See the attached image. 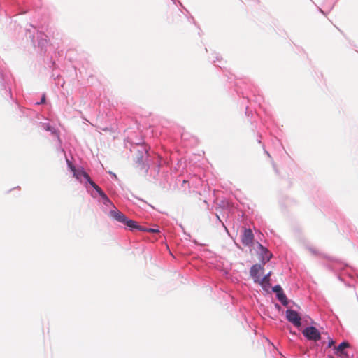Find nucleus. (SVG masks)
<instances>
[{
  "mask_svg": "<svg viewBox=\"0 0 358 358\" xmlns=\"http://www.w3.org/2000/svg\"><path fill=\"white\" fill-rule=\"evenodd\" d=\"M110 216L116 221L127 225L131 229L138 227V223L132 220L128 219L122 212L118 210H111Z\"/></svg>",
  "mask_w": 358,
  "mask_h": 358,
  "instance_id": "nucleus-1",
  "label": "nucleus"
},
{
  "mask_svg": "<svg viewBox=\"0 0 358 358\" xmlns=\"http://www.w3.org/2000/svg\"><path fill=\"white\" fill-rule=\"evenodd\" d=\"M271 275V272H269L267 275L264 276L262 278L260 277L259 278V280L256 282L257 283H259L261 285L264 289L270 287V277Z\"/></svg>",
  "mask_w": 358,
  "mask_h": 358,
  "instance_id": "nucleus-8",
  "label": "nucleus"
},
{
  "mask_svg": "<svg viewBox=\"0 0 358 358\" xmlns=\"http://www.w3.org/2000/svg\"><path fill=\"white\" fill-rule=\"evenodd\" d=\"M286 318L296 327H299L301 325V318L295 310H287L286 311Z\"/></svg>",
  "mask_w": 358,
  "mask_h": 358,
  "instance_id": "nucleus-3",
  "label": "nucleus"
},
{
  "mask_svg": "<svg viewBox=\"0 0 358 358\" xmlns=\"http://www.w3.org/2000/svg\"><path fill=\"white\" fill-rule=\"evenodd\" d=\"M273 291L274 292H275L276 294L283 292L282 287L280 285H276V286L273 287Z\"/></svg>",
  "mask_w": 358,
  "mask_h": 358,
  "instance_id": "nucleus-14",
  "label": "nucleus"
},
{
  "mask_svg": "<svg viewBox=\"0 0 358 358\" xmlns=\"http://www.w3.org/2000/svg\"><path fill=\"white\" fill-rule=\"evenodd\" d=\"M100 196L103 199H106V196L107 195L103 192L101 194H100Z\"/></svg>",
  "mask_w": 358,
  "mask_h": 358,
  "instance_id": "nucleus-16",
  "label": "nucleus"
},
{
  "mask_svg": "<svg viewBox=\"0 0 358 358\" xmlns=\"http://www.w3.org/2000/svg\"><path fill=\"white\" fill-rule=\"evenodd\" d=\"M91 186L97 192L99 195L103 192V190L95 182H92Z\"/></svg>",
  "mask_w": 358,
  "mask_h": 358,
  "instance_id": "nucleus-13",
  "label": "nucleus"
},
{
  "mask_svg": "<svg viewBox=\"0 0 358 358\" xmlns=\"http://www.w3.org/2000/svg\"><path fill=\"white\" fill-rule=\"evenodd\" d=\"M67 163H68V166L70 168V169L71 170V171L73 172V176L75 178H76L77 179H80V177L83 176V174L82 173H85V171H83V170H76L75 166L72 164V163L71 162H69V160H67Z\"/></svg>",
  "mask_w": 358,
  "mask_h": 358,
  "instance_id": "nucleus-9",
  "label": "nucleus"
},
{
  "mask_svg": "<svg viewBox=\"0 0 358 358\" xmlns=\"http://www.w3.org/2000/svg\"><path fill=\"white\" fill-rule=\"evenodd\" d=\"M83 174V177L86 180V181L90 184V185H92V182H94L92 179L90 178V176L88 173H87L86 172L85 173H82Z\"/></svg>",
  "mask_w": 358,
  "mask_h": 358,
  "instance_id": "nucleus-12",
  "label": "nucleus"
},
{
  "mask_svg": "<svg viewBox=\"0 0 358 358\" xmlns=\"http://www.w3.org/2000/svg\"><path fill=\"white\" fill-rule=\"evenodd\" d=\"M349 346L348 342L341 343L338 346L334 348L335 354L341 358H350L349 355L345 350Z\"/></svg>",
  "mask_w": 358,
  "mask_h": 358,
  "instance_id": "nucleus-5",
  "label": "nucleus"
},
{
  "mask_svg": "<svg viewBox=\"0 0 358 358\" xmlns=\"http://www.w3.org/2000/svg\"><path fill=\"white\" fill-rule=\"evenodd\" d=\"M303 334L310 341H317L321 338L320 331L315 327H306L303 330Z\"/></svg>",
  "mask_w": 358,
  "mask_h": 358,
  "instance_id": "nucleus-2",
  "label": "nucleus"
},
{
  "mask_svg": "<svg viewBox=\"0 0 358 358\" xmlns=\"http://www.w3.org/2000/svg\"><path fill=\"white\" fill-rule=\"evenodd\" d=\"M264 265L255 264L250 268V274L255 282L259 280V273L264 271Z\"/></svg>",
  "mask_w": 358,
  "mask_h": 358,
  "instance_id": "nucleus-6",
  "label": "nucleus"
},
{
  "mask_svg": "<svg viewBox=\"0 0 358 358\" xmlns=\"http://www.w3.org/2000/svg\"><path fill=\"white\" fill-rule=\"evenodd\" d=\"M277 297L278 299V300L284 305V306H287L288 304V301H287V299L286 297V296L285 295V294L283 293V292H280V293H278L277 294Z\"/></svg>",
  "mask_w": 358,
  "mask_h": 358,
  "instance_id": "nucleus-11",
  "label": "nucleus"
},
{
  "mask_svg": "<svg viewBox=\"0 0 358 358\" xmlns=\"http://www.w3.org/2000/svg\"><path fill=\"white\" fill-rule=\"evenodd\" d=\"M334 344H335L334 341H333V340H330V341H329V343H328V347H329V348H331V346H333Z\"/></svg>",
  "mask_w": 358,
  "mask_h": 358,
  "instance_id": "nucleus-15",
  "label": "nucleus"
},
{
  "mask_svg": "<svg viewBox=\"0 0 358 358\" xmlns=\"http://www.w3.org/2000/svg\"><path fill=\"white\" fill-rule=\"evenodd\" d=\"M103 201H104V203L106 204V203H110V201L109 200L108 197L106 196V199H103Z\"/></svg>",
  "mask_w": 358,
  "mask_h": 358,
  "instance_id": "nucleus-17",
  "label": "nucleus"
},
{
  "mask_svg": "<svg viewBox=\"0 0 358 358\" xmlns=\"http://www.w3.org/2000/svg\"><path fill=\"white\" fill-rule=\"evenodd\" d=\"M45 95H43L41 99V103H45Z\"/></svg>",
  "mask_w": 358,
  "mask_h": 358,
  "instance_id": "nucleus-18",
  "label": "nucleus"
},
{
  "mask_svg": "<svg viewBox=\"0 0 358 358\" xmlns=\"http://www.w3.org/2000/svg\"><path fill=\"white\" fill-rule=\"evenodd\" d=\"M134 229H138L142 231H147L150 233H159V230L158 229H152V228H145L138 224L137 227H135Z\"/></svg>",
  "mask_w": 358,
  "mask_h": 358,
  "instance_id": "nucleus-10",
  "label": "nucleus"
},
{
  "mask_svg": "<svg viewBox=\"0 0 358 358\" xmlns=\"http://www.w3.org/2000/svg\"><path fill=\"white\" fill-rule=\"evenodd\" d=\"M254 241V234L250 229H244L241 242L245 246H250Z\"/></svg>",
  "mask_w": 358,
  "mask_h": 358,
  "instance_id": "nucleus-4",
  "label": "nucleus"
},
{
  "mask_svg": "<svg viewBox=\"0 0 358 358\" xmlns=\"http://www.w3.org/2000/svg\"><path fill=\"white\" fill-rule=\"evenodd\" d=\"M258 248L261 252L263 264H265L266 262H268L271 259L272 253L260 243H258Z\"/></svg>",
  "mask_w": 358,
  "mask_h": 358,
  "instance_id": "nucleus-7",
  "label": "nucleus"
}]
</instances>
